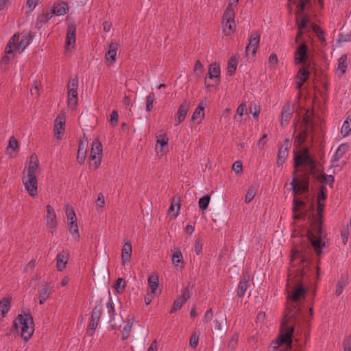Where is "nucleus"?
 Here are the masks:
<instances>
[{
  "label": "nucleus",
  "mask_w": 351,
  "mask_h": 351,
  "mask_svg": "<svg viewBox=\"0 0 351 351\" xmlns=\"http://www.w3.org/2000/svg\"><path fill=\"white\" fill-rule=\"evenodd\" d=\"M78 86V80L77 77L71 78L68 84V90H77Z\"/></svg>",
  "instance_id": "obj_54"
},
{
  "label": "nucleus",
  "mask_w": 351,
  "mask_h": 351,
  "mask_svg": "<svg viewBox=\"0 0 351 351\" xmlns=\"http://www.w3.org/2000/svg\"><path fill=\"white\" fill-rule=\"evenodd\" d=\"M250 111L253 114V117L254 118H257L260 113L259 106H257L256 104H251L250 108Z\"/></svg>",
  "instance_id": "obj_60"
},
{
  "label": "nucleus",
  "mask_w": 351,
  "mask_h": 351,
  "mask_svg": "<svg viewBox=\"0 0 351 351\" xmlns=\"http://www.w3.org/2000/svg\"><path fill=\"white\" fill-rule=\"evenodd\" d=\"M322 217V216L318 214L317 215V217L311 224L312 232L308 233V239L317 255L321 254L322 248L321 243Z\"/></svg>",
  "instance_id": "obj_4"
},
{
  "label": "nucleus",
  "mask_w": 351,
  "mask_h": 351,
  "mask_svg": "<svg viewBox=\"0 0 351 351\" xmlns=\"http://www.w3.org/2000/svg\"><path fill=\"white\" fill-rule=\"evenodd\" d=\"M114 289L118 293H122L125 287V282L122 278H119L114 285Z\"/></svg>",
  "instance_id": "obj_49"
},
{
  "label": "nucleus",
  "mask_w": 351,
  "mask_h": 351,
  "mask_svg": "<svg viewBox=\"0 0 351 351\" xmlns=\"http://www.w3.org/2000/svg\"><path fill=\"white\" fill-rule=\"evenodd\" d=\"M310 3V0H300L297 6L298 8V10L297 12H299L300 14L304 13V10L307 4Z\"/></svg>",
  "instance_id": "obj_56"
},
{
  "label": "nucleus",
  "mask_w": 351,
  "mask_h": 351,
  "mask_svg": "<svg viewBox=\"0 0 351 351\" xmlns=\"http://www.w3.org/2000/svg\"><path fill=\"white\" fill-rule=\"evenodd\" d=\"M106 308L108 315H104V319L109 323L112 330L120 329L123 318L121 314L116 313L111 299L106 303Z\"/></svg>",
  "instance_id": "obj_6"
},
{
  "label": "nucleus",
  "mask_w": 351,
  "mask_h": 351,
  "mask_svg": "<svg viewBox=\"0 0 351 351\" xmlns=\"http://www.w3.org/2000/svg\"><path fill=\"white\" fill-rule=\"evenodd\" d=\"M53 15V13L52 12V11L51 12H47L46 14H40L37 18V21L40 23H47L51 19Z\"/></svg>",
  "instance_id": "obj_51"
},
{
  "label": "nucleus",
  "mask_w": 351,
  "mask_h": 351,
  "mask_svg": "<svg viewBox=\"0 0 351 351\" xmlns=\"http://www.w3.org/2000/svg\"><path fill=\"white\" fill-rule=\"evenodd\" d=\"M23 183L26 190L32 197L37 195V179L36 176L27 175L23 178Z\"/></svg>",
  "instance_id": "obj_8"
},
{
  "label": "nucleus",
  "mask_w": 351,
  "mask_h": 351,
  "mask_svg": "<svg viewBox=\"0 0 351 351\" xmlns=\"http://www.w3.org/2000/svg\"><path fill=\"white\" fill-rule=\"evenodd\" d=\"M237 65V59L234 56H232L229 61L228 65V73L230 75H233L234 73Z\"/></svg>",
  "instance_id": "obj_43"
},
{
  "label": "nucleus",
  "mask_w": 351,
  "mask_h": 351,
  "mask_svg": "<svg viewBox=\"0 0 351 351\" xmlns=\"http://www.w3.org/2000/svg\"><path fill=\"white\" fill-rule=\"evenodd\" d=\"M19 147V143L17 140L15 138V137L12 136L8 143V145L7 147V151L9 152V150L11 149L12 151H16Z\"/></svg>",
  "instance_id": "obj_52"
},
{
  "label": "nucleus",
  "mask_w": 351,
  "mask_h": 351,
  "mask_svg": "<svg viewBox=\"0 0 351 351\" xmlns=\"http://www.w3.org/2000/svg\"><path fill=\"white\" fill-rule=\"evenodd\" d=\"M312 114V112H311L309 110H307L305 114L304 115L302 122L305 125L306 128L308 127H313L314 123L313 122V117H311Z\"/></svg>",
  "instance_id": "obj_40"
},
{
  "label": "nucleus",
  "mask_w": 351,
  "mask_h": 351,
  "mask_svg": "<svg viewBox=\"0 0 351 351\" xmlns=\"http://www.w3.org/2000/svg\"><path fill=\"white\" fill-rule=\"evenodd\" d=\"M190 298V293L188 288L183 290L182 295L178 297L173 304V306L170 311V313H173L178 309L181 308L182 304Z\"/></svg>",
  "instance_id": "obj_13"
},
{
  "label": "nucleus",
  "mask_w": 351,
  "mask_h": 351,
  "mask_svg": "<svg viewBox=\"0 0 351 351\" xmlns=\"http://www.w3.org/2000/svg\"><path fill=\"white\" fill-rule=\"evenodd\" d=\"M305 206L304 202L297 198L293 199L292 210L294 213V219H301L306 215L307 210L305 209Z\"/></svg>",
  "instance_id": "obj_9"
},
{
  "label": "nucleus",
  "mask_w": 351,
  "mask_h": 351,
  "mask_svg": "<svg viewBox=\"0 0 351 351\" xmlns=\"http://www.w3.org/2000/svg\"><path fill=\"white\" fill-rule=\"evenodd\" d=\"M258 187V185H253L248 189L245 195V203L248 204L252 200L257 193Z\"/></svg>",
  "instance_id": "obj_39"
},
{
  "label": "nucleus",
  "mask_w": 351,
  "mask_h": 351,
  "mask_svg": "<svg viewBox=\"0 0 351 351\" xmlns=\"http://www.w3.org/2000/svg\"><path fill=\"white\" fill-rule=\"evenodd\" d=\"M308 58V46L304 43L300 44L294 54V60L295 64H302L304 66L300 69L296 78V87L300 89L302 84L308 80L309 77L308 69L310 64H306V60Z\"/></svg>",
  "instance_id": "obj_3"
},
{
  "label": "nucleus",
  "mask_w": 351,
  "mask_h": 351,
  "mask_svg": "<svg viewBox=\"0 0 351 351\" xmlns=\"http://www.w3.org/2000/svg\"><path fill=\"white\" fill-rule=\"evenodd\" d=\"M250 277L248 274H245L243 276L238 286L237 296L239 298L243 297L245 295L247 289L250 287Z\"/></svg>",
  "instance_id": "obj_17"
},
{
  "label": "nucleus",
  "mask_w": 351,
  "mask_h": 351,
  "mask_svg": "<svg viewBox=\"0 0 351 351\" xmlns=\"http://www.w3.org/2000/svg\"><path fill=\"white\" fill-rule=\"evenodd\" d=\"M86 146L84 142L81 141L79 145V149L77 156V160L80 165L84 162L86 158Z\"/></svg>",
  "instance_id": "obj_35"
},
{
  "label": "nucleus",
  "mask_w": 351,
  "mask_h": 351,
  "mask_svg": "<svg viewBox=\"0 0 351 351\" xmlns=\"http://www.w3.org/2000/svg\"><path fill=\"white\" fill-rule=\"evenodd\" d=\"M148 283L151 289V292L155 293L159 285L158 277L156 276H150L148 278Z\"/></svg>",
  "instance_id": "obj_42"
},
{
  "label": "nucleus",
  "mask_w": 351,
  "mask_h": 351,
  "mask_svg": "<svg viewBox=\"0 0 351 351\" xmlns=\"http://www.w3.org/2000/svg\"><path fill=\"white\" fill-rule=\"evenodd\" d=\"M69 254L66 251H62L56 256V267L60 271H62L66 267L69 260Z\"/></svg>",
  "instance_id": "obj_18"
},
{
  "label": "nucleus",
  "mask_w": 351,
  "mask_h": 351,
  "mask_svg": "<svg viewBox=\"0 0 351 351\" xmlns=\"http://www.w3.org/2000/svg\"><path fill=\"white\" fill-rule=\"evenodd\" d=\"M47 225L51 229H54L57 225L56 215L54 209L50 206H47Z\"/></svg>",
  "instance_id": "obj_20"
},
{
  "label": "nucleus",
  "mask_w": 351,
  "mask_h": 351,
  "mask_svg": "<svg viewBox=\"0 0 351 351\" xmlns=\"http://www.w3.org/2000/svg\"><path fill=\"white\" fill-rule=\"evenodd\" d=\"M133 316H130L129 315L128 317V318L126 319V320L125 321V325L122 330V333H123V337H122V339L123 340H125L128 338L129 335H130V331H131V329L132 328V326H133Z\"/></svg>",
  "instance_id": "obj_29"
},
{
  "label": "nucleus",
  "mask_w": 351,
  "mask_h": 351,
  "mask_svg": "<svg viewBox=\"0 0 351 351\" xmlns=\"http://www.w3.org/2000/svg\"><path fill=\"white\" fill-rule=\"evenodd\" d=\"M102 306L101 301H99L93 310L91 315L92 319L99 321L102 313Z\"/></svg>",
  "instance_id": "obj_38"
},
{
  "label": "nucleus",
  "mask_w": 351,
  "mask_h": 351,
  "mask_svg": "<svg viewBox=\"0 0 351 351\" xmlns=\"http://www.w3.org/2000/svg\"><path fill=\"white\" fill-rule=\"evenodd\" d=\"M132 252V244L129 242L124 243L122 252H121V261L122 264L124 265L130 261L131 256Z\"/></svg>",
  "instance_id": "obj_21"
},
{
  "label": "nucleus",
  "mask_w": 351,
  "mask_h": 351,
  "mask_svg": "<svg viewBox=\"0 0 351 351\" xmlns=\"http://www.w3.org/2000/svg\"><path fill=\"white\" fill-rule=\"evenodd\" d=\"M294 112V107L290 102H287L283 108L281 115V125L282 126L289 123V119L291 118Z\"/></svg>",
  "instance_id": "obj_11"
},
{
  "label": "nucleus",
  "mask_w": 351,
  "mask_h": 351,
  "mask_svg": "<svg viewBox=\"0 0 351 351\" xmlns=\"http://www.w3.org/2000/svg\"><path fill=\"white\" fill-rule=\"evenodd\" d=\"M75 43V27L73 25L68 26L67 34L66 38V45L67 47L74 45Z\"/></svg>",
  "instance_id": "obj_27"
},
{
  "label": "nucleus",
  "mask_w": 351,
  "mask_h": 351,
  "mask_svg": "<svg viewBox=\"0 0 351 351\" xmlns=\"http://www.w3.org/2000/svg\"><path fill=\"white\" fill-rule=\"evenodd\" d=\"M233 3L230 2L223 15L222 27L223 32L226 35H230L236 27L234 21V11L232 8Z\"/></svg>",
  "instance_id": "obj_7"
},
{
  "label": "nucleus",
  "mask_w": 351,
  "mask_h": 351,
  "mask_svg": "<svg viewBox=\"0 0 351 351\" xmlns=\"http://www.w3.org/2000/svg\"><path fill=\"white\" fill-rule=\"evenodd\" d=\"M289 147H290L289 141L286 138L285 140L284 145H281L278 150V160H277L278 167L281 166L284 163L285 159L287 158V157L288 156Z\"/></svg>",
  "instance_id": "obj_14"
},
{
  "label": "nucleus",
  "mask_w": 351,
  "mask_h": 351,
  "mask_svg": "<svg viewBox=\"0 0 351 351\" xmlns=\"http://www.w3.org/2000/svg\"><path fill=\"white\" fill-rule=\"evenodd\" d=\"M294 331L293 326H290L287 327V338H286V342L284 344H286V347L284 349H281L279 351H291L292 348V337Z\"/></svg>",
  "instance_id": "obj_31"
},
{
  "label": "nucleus",
  "mask_w": 351,
  "mask_h": 351,
  "mask_svg": "<svg viewBox=\"0 0 351 351\" xmlns=\"http://www.w3.org/2000/svg\"><path fill=\"white\" fill-rule=\"evenodd\" d=\"M77 104V90H68V105L71 108H75Z\"/></svg>",
  "instance_id": "obj_36"
},
{
  "label": "nucleus",
  "mask_w": 351,
  "mask_h": 351,
  "mask_svg": "<svg viewBox=\"0 0 351 351\" xmlns=\"http://www.w3.org/2000/svg\"><path fill=\"white\" fill-rule=\"evenodd\" d=\"M69 229L72 234H74L75 233L78 234V226L76 222H69ZM77 237H79V234H77Z\"/></svg>",
  "instance_id": "obj_61"
},
{
  "label": "nucleus",
  "mask_w": 351,
  "mask_h": 351,
  "mask_svg": "<svg viewBox=\"0 0 351 351\" xmlns=\"http://www.w3.org/2000/svg\"><path fill=\"white\" fill-rule=\"evenodd\" d=\"M175 205H176L178 206V209H177V212L176 213L173 214V217L174 218H176L178 215L179 210H180V197H173V201L171 202V206H170V207L169 208V213L174 211Z\"/></svg>",
  "instance_id": "obj_44"
},
{
  "label": "nucleus",
  "mask_w": 351,
  "mask_h": 351,
  "mask_svg": "<svg viewBox=\"0 0 351 351\" xmlns=\"http://www.w3.org/2000/svg\"><path fill=\"white\" fill-rule=\"evenodd\" d=\"M220 75L219 65L216 62L212 63L209 66L208 75L210 79L218 78Z\"/></svg>",
  "instance_id": "obj_34"
},
{
  "label": "nucleus",
  "mask_w": 351,
  "mask_h": 351,
  "mask_svg": "<svg viewBox=\"0 0 351 351\" xmlns=\"http://www.w3.org/2000/svg\"><path fill=\"white\" fill-rule=\"evenodd\" d=\"M351 132V123L349 121L346 120L341 128V133H344V135L348 134Z\"/></svg>",
  "instance_id": "obj_57"
},
{
  "label": "nucleus",
  "mask_w": 351,
  "mask_h": 351,
  "mask_svg": "<svg viewBox=\"0 0 351 351\" xmlns=\"http://www.w3.org/2000/svg\"><path fill=\"white\" fill-rule=\"evenodd\" d=\"M105 204L104 196L102 193H99L97 196V199L96 201V208L98 210L99 208H102Z\"/></svg>",
  "instance_id": "obj_58"
},
{
  "label": "nucleus",
  "mask_w": 351,
  "mask_h": 351,
  "mask_svg": "<svg viewBox=\"0 0 351 351\" xmlns=\"http://www.w3.org/2000/svg\"><path fill=\"white\" fill-rule=\"evenodd\" d=\"M204 72V66L199 60H197L194 67V73L197 77H200Z\"/></svg>",
  "instance_id": "obj_53"
},
{
  "label": "nucleus",
  "mask_w": 351,
  "mask_h": 351,
  "mask_svg": "<svg viewBox=\"0 0 351 351\" xmlns=\"http://www.w3.org/2000/svg\"><path fill=\"white\" fill-rule=\"evenodd\" d=\"M69 10V6L66 2L62 1L55 4L52 10L53 14L56 16L64 15Z\"/></svg>",
  "instance_id": "obj_24"
},
{
  "label": "nucleus",
  "mask_w": 351,
  "mask_h": 351,
  "mask_svg": "<svg viewBox=\"0 0 351 351\" xmlns=\"http://www.w3.org/2000/svg\"><path fill=\"white\" fill-rule=\"evenodd\" d=\"M90 158L92 160H94L95 168L97 169L101 163V157L99 156H98L97 155L90 154Z\"/></svg>",
  "instance_id": "obj_63"
},
{
  "label": "nucleus",
  "mask_w": 351,
  "mask_h": 351,
  "mask_svg": "<svg viewBox=\"0 0 351 351\" xmlns=\"http://www.w3.org/2000/svg\"><path fill=\"white\" fill-rule=\"evenodd\" d=\"M155 99V95L154 93H150L147 96V104H146V110L149 112L153 108V103Z\"/></svg>",
  "instance_id": "obj_50"
},
{
  "label": "nucleus",
  "mask_w": 351,
  "mask_h": 351,
  "mask_svg": "<svg viewBox=\"0 0 351 351\" xmlns=\"http://www.w3.org/2000/svg\"><path fill=\"white\" fill-rule=\"evenodd\" d=\"M65 121L64 115H59L54 122V133L58 139L62 138V134L64 131Z\"/></svg>",
  "instance_id": "obj_15"
},
{
  "label": "nucleus",
  "mask_w": 351,
  "mask_h": 351,
  "mask_svg": "<svg viewBox=\"0 0 351 351\" xmlns=\"http://www.w3.org/2000/svg\"><path fill=\"white\" fill-rule=\"evenodd\" d=\"M260 42V34L257 32H254L251 34L249 43L247 44L245 49L246 56L249 54L250 48H252V53L254 56L256 53Z\"/></svg>",
  "instance_id": "obj_12"
},
{
  "label": "nucleus",
  "mask_w": 351,
  "mask_h": 351,
  "mask_svg": "<svg viewBox=\"0 0 351 351\" xmlns=\"http://www.w3.org/2000/svg\"><path fill=\"white\" fill-rule=\"evenodd\" d=\"M210 197L209 195H206L202 197L199 200V208L204 210H206L209 204Z\"/></svg>",
  "instance_id": "obj_48"
},
{
  "label": "nucleus",
  "mask_w": 351,
  "mask_h": 351,
  "mask_svg": "<svg viewBox=\"0 0 351 351\" xmlns=\"http://www.w3.org/2000/svg\"><path fill=\"white\" fill-rule=\"evenodd\" d=\"M20 35L19 34H15L9 40L7 47L5 48V53L11 54L13 53V49L15 48L16 49V47L18 45Z\"/></svg>",
  "instance_id": "obj_26"
},
{
  "label": "nucleus",
  "mask_w": 351,
  "mask_h": 351,
  "mask_svg": "<svg viewBox=\"0 0 351 351\" xmlns=\"http://www.w3.org/2000/svg\"><path fill=\"white\" fill-rule=\"evenodd\" d=\"M53 287L48 283L42 285L38 290V298L40 304H43L49 298Z\"/></svg>",
  "instance_id": "obj_16"
},
{
  "label": "nucleus",
  "mask_w": 351,
  "mask_h": 351,
  "mask_svg": "<svg viewBox=\"0 0 351 351\" xmlns=\"http://www.w3.org/2000/svg\"><path fill=\"white\" fill-rule=\"evenodd\" d=\"M326 198V187L325 185H322L319 189V193L317 197V211L318 215L322 216L323 213L324 204L322 203V201L325 200Z\"/></svg>",
  "instance_id": "obj_22"
},
{
  "label": "nucleus",
  "mask_w": 351,
  "mask_h": 351,
  "mask_svg": "<svg viewBox=\"0 0 351 351\" xmlns=\"http://www.w3.org/2000/svg\"><path fill=\"white\" fill-rule=\"evenodd\" d=\"M191 104L187 100H184L181 105L179 106L177 114L175 117V125L177 126L181 123L185 119L189 108Z\"/></svg>",
  "instance_id": "obj_10"
},
{
  "label": "nucleus",
  "mask_w": 351,
  "mask_h": 351,
  "mask_svg": "<svg viewBox=\"0 0 351 351\" xmlns=\"http://www.w3.org/2000/svg\"><path fill=\"white\" fill-rule=\"evenodd\" d=\"M32 39V36L29 33L25 34L23 36L21 40L16 47V50H18L20 53L23 51V50L26 48V47L29 45L30 40Z\"/></svg>",
  "instance_id": "obj_33"
},
{
  "label": "nucleus",
  "mask_w": 351,
  "mask_h": 351,
  "mask_svg": "<svg viewBox=\"0 0 351 351\" xmlns=\"http://www.w3.org/2000/svg\"><path fill=\"white\" fill-rule=\"evenodd\" d=\"M298 259L300 263L304 264L306 261V258L304 255V254L302 252V250L299 249H293L291 252V267H294L296 265V263L295 264L294 262Z\"/></svg>",
  "instance_id": "obj_19"
},
{
  "label": "nucleus",
  "mask_w": 351,
  "mask_h": 351,
  "mask_svg": "<svg viewBox=\"0 0 351 351\" xmlns=\"http://www.w3.org/2000/svg\"><path fill=\"white\" fill-rule=\"evenodd\" d=\"M21 328V337L27 341L34 332V322L32 317L29 315H19L14 322V327L18 329Z\"/></svg>",
  "instance_id": "obj_5"
},
{
  "label": "nucleus",
  "mask_w": 351,
  "mask_h": 351,
  "mask_svg": "<svg viewBox=\"0 0 351 351\" xmlns=\"http://www.w3.org/2000/svg\"><path fill=\"white\" fill-rule=\"evenodd\" d=\"M206 103H204V101H201L198 106L196 108L195 112H193V114L192 116L191 120L195 121V119H199V121L198 123L202 121V119L204 117V110L205 108Z\"/></svg>",
  "instance_id": "obj_30"
},
{
  "label": "nucleus",
  "mask_w": 351,
  "mask_h": 351,
  "mask_svg": "<svg viewBox=\"0 0 351 351\" xmlns=\"http://www.w3.org/2000/svg\"><path fill=\"white\" fill-rule=\"evenodd\" d=\"M38 166L39 162L37 156L35 154H32L30 157V162L27 175L36 176L35 172L38 169Z\"/></svg>",
  "instance_id": "obj_28"
},
{
  "label": "nucleus",
  "mask_w": 351,
  "mask_h": 351,
  "mask_svg": "<svg viewBox=\"0 0 351 351\" xmlns=\"http://www.w3.org/2000/svg\"><path fill=\"white\" fill-rule=\"evenodd\" d=\"M304 165L308 168V172L304 173L302 178L298 180L297 178L298 171L293 172V180L291 182L292 189L295 196L303 192H307L309 186V174L312 175L317 180L324 185L329 183L330 186L334 182V177L332 176H327L322 174L319 170L317 169L316 164L313 159L310 156L307 149H304L295 154L294 157V167L298 168L300 165Z\"/></svg>",
  "instance_id": "obj_2"
},
{
  "label": "nucleus",
  "mask_w": 351,
  "mask_h": 351,
  "mask_svg": "<svg viewBox=\"0 0 351 351\" xmlns=\"http://www.w3.org/2000/svg\"><path fill=\"white\" fill-rule=\"evenodd\" d=\"M346 56H341L339 58L338 69L341 71L342 74H343L346 72V70L347 66H346Z\"/></svg>",
  "instance_id": "obj_55"
},
{
  "label": "nucleus",
  "mask_w": 351,
  "mask_h": 351,
  "mask_svg": "<svg viewBox=\"0 0 351 351\" xmlns=\"http://www.w3.org/2000/svg\"><path fill=\"white\" fill-rule=\"evenodd\" d=\"M348 282V275L343 274L341 276L339 280H338L336 286L335 294L337 296H339L343 289L346 287Z\"/></svg>",
  "instance_id": "obj_25"
},
{
  "label": "nucleus",
  "mask_w": 351,
  "mask_h": 351,
  "mask_svg": "<svg viewBox=\"0 0 351 351\" xmlns=\"http://www.w3.org/2000/svg\"><path fill=\"white\" fill-rule=\"evenodd\" d=\"M348 146L345 144L341 145L338 149H337L335 155H334V160L338 161L343 154L347 152Z\"/></svg>",
  "instance_id": "obj_41"
},
{
  "label": "nucleus",
  "mask_w": 351,
  "mask_h": 351,
  "mask_svg": "<svg viewBox=\"0 0 351 351\" xmlns=\"http://www.w3.org/2000/svg\"><path fill=\"white\" fill-rule=\"evenodd\" d=\"M12 298L8 296L6 298H3L0 301V312L3 317H5L6 313L8 312L10 306Z\"/></svg>",
  "instance_id": "obj_32"
},
{
  "label": "nucleus",
  "mask_w": 351,
  "mask_h": 351,
  "mask_svg": "<svg viewBox=\"0 0 351 351\" xmlns=\"http://www.w3.org/2000/svg\"><path fill=\"white\" fill-rule=\"evenodd\" d=\"M245 112H246V105L243 103L238 106L237 110V115H235L234 119H237V115L241 117Z\"/></svg>",
  "instance_id": "obj_62"
},
{
  "label": "nucleus",
  "mask_w": 351,
  "mask_h": 351,
  "mask_svg": "<svg viewBox=\"0 0 351 351\" xmlns=\"http://www.w3.org/2000/svg\"><path fill=\"white\" fill-rule=\"evenodd\" d=\"M160 145V147H161V149L160 151L162 152V154H164L165 153L167 152V145L168 144V138H167L166 136H163L162 137V138L160 139H158L157 140V144H156V146L158 145ZM158 149V147H156V149Z\"/></svg>",
  "instance_id": "obj_47"
},
{
  "label": "nucleus",
  "mask_w": 351,
  "mask_h": 351,
  "mask_svg": "<svg viewBox=\"0 0 351 351\" xmlns=\"http://www.w3.org/2000/svg\"><path fill=\"white\" fill-rule=\"evenodd\" d=\"M308 271L311 267L306 265H303L302 269L300 268L290 269L287 278V300L288 305L285 311L284 318L281 324V332L278 337L271 343V348L274 351H279L278 347L286 342L287 338L288 324L292 323L300 311V307L298 304L302 298H304L306 294V288L304 286L308 279Z\"/></svg>",
  "instance_id": "obj_1"
},
{
  "label": "nucleus",
  "mask_w": 351,
  "mask_h": 351,
  "mask_svg": "<svg viewBox=\"0 0 351 351\" xmlns=\"http://www.w3.org/2000/svg\"><path fill=\"white\" fill-rule=\"evenodd\" d=\"M172 263L176 267H179L180 263H183L182 254L180 250H177L173 253Z\"/></svg>",
  "instance_id": "obj_45"
},
{
  "label": "nucleus",
  "mask_w": 351,
  "mask_h": 351,
  "mask_svg": "<svg viewBox=\"0 0 351 351\" xmlns=\"http://www.w3.org/2000/svg\"><path fill=\"white\" fill-rule=\"evenodd\" d=\"M91 154L97 155L98 156H102V145L98 139H95L93 144L90 150Z\"/></svg>",
  "instance_id": "obj_37"
},
{
  "label": "nucleus",
  "mask_w": 351,
  "mask_h": 351,
  "mask_svg": "<svg viewBox=\"0 0 351 351\" xmlns=\"http://www.w3.org/2000/svg\"><path fill=\"white\" fill-rule=\"evenodd\" d=\"M308 133L306 129L302 131L298 134L295 140V144L297 146H300L305 141L307 137Z\"/></svg>",
  "instance_id": "obj_46"
},
{
  "label": "nucleus",
  "mask_w": 351,
  "mask_h": 351,
  "mask_svg": "<svg viewBox=\"0 0 351 351\" xmlns=\"http://www.w3.org/2000/svg\"><path fill=\"white\" fill-rule=\"evenodd\" d=\"M198 341L199 337L195 333H193L191 337L190 346L193 348H196L198 343Z\"/></svg>",
  "instance_id": "obj_64"
},
{
  "label": "nucleus",
  "mask_w": 351,
  "mask_h": 351,
  "mask_svg": "<svg viewBox=\"0 0 351 351\" xmlns=\"http://www.w3.org/2000/svg\"><path fill=\"white\" fill-rule=\"evenodd\" d=\"M119 47V43L112 42L108 45V50L106 53L105 59L106 61L112 60L115 61L117 56V50Z\"/></svg>",
  "instance_id": "obj_23"
},
{
  "label": "nucleus",
  "mask_w": 351,
  "mask_h": 351,
  "mask_svg": "<svg viewBox=\"0 0 351 351\" xmlns=\"http://www.w3.org/2000/svg\"><path fill=\"white\" fill-rule=\"evenodd\" d=\"M39 88H40V84L36 81L33 83L32 84V88L31 89V94L32 95H35L36 97H38L40 93H39Z\"/></svg>",
  "instance_id": "obj_59"
}]
</instances>
